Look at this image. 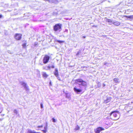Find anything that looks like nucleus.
<instances>
[{
  "label": "nucleus",
  "instance_id": "obj_18",
  "mask_svg": "<svg viewBox=\"0 0 133 133\" xmlns=\"http://www.w3.org/2000/svg\"><path fill=\"white\" fill-rule=\"evenodd\" d=\"M119 79L117 78H115L114 79V81L116 83H118L119 82Z\"/></svg>",
  "mask_w": 133,
  "mask_h": 133
},
{
  "label": "nucleus",
  "instance_id": "obj_25",
  "mask_svg": "<svg viewBox=\"0 0 133 133\" xmlns=\"http://www.w3.org/2000/svg\"><path fill=\"white\" fill-rule=\"evenodd\" d=\"M97 86L98 87H101V83H99V82L98 83H97Z\"/></svg>",
  "mask_w": 133,
  "mask_h": 133
},
{
  "label": "nucleus",
  "instance_id": "obj_27",
  "mask_svg": "<svg viewBox=\"0 0 133 133\" xmlns=\"http://www.w3.org/2000/svg\"><path fill=\"white\" fill-rule=\"evenodd\" d=\"M52 121L54 122H56V120L54 118H53L52 119Z\"/></svg>",
  "mask_w": 133,
  "mask_h": 133
},
{
  "label": "nucleus",
  "instance_id": "obj_10",
  "mask_svg": "<svg viewBox=\"0 0 133 133\" xmlns=\"http://www.w3.org/2000/svg\"><path fill=\"white\" fill-rule=\"evenodd\" d=\"M54 73L55 76L59 75L58 71L57 68H55V71L54 72Z\"/></svg>",
  "mask_w": 133,
  "mask_h": 133
},
{
  "label": "nucleus",
  "instance_id": "obj_31",
  "mask_svg": "<svg viewBox=\"0 0 133 133\" xmlns=\"http://www.w3.org/2000/svg\"><path fill=\"white\" fill-rule=\"evenodd\" d=\"M49 85H52V83L51 81H50L49 83Z\"/></svg>",
  "mask_w": 133,
  "mask_h": 133
},
{
  "label": "nucleus",
  "instance_id": "obj_39",
  "mask_svg": "<svg viewBox=\"0 0 133 133\" xmlns=\"http://www.w3.org/2000/svg\"><path fill=\"white\" fill-rule=\"evenodd\" d=\"M93 26H94V27H97V26L94 25Z\"/></svg>",
  "mask_w": 133,
  "mask_h": 133
},
{
  "label": "nucleus",
  "instance_id": "obj_4",
  "mask_svg": "<svg viewBox=\"0 0 133 133\" xmlns=\"http://www.w3.org/2000/svg\"><path fill=\"white\" fill-rule=\"evenodd\" d=\"M74 90L77 94H82L83 92L82 89H78L76 87L74 88Z\"/></svg>",
  "mask_w": 133,
  "mask_h": 133
},
{
  "label": "nucleus",
  "instance_id": "obj_11",
  "mask_svg": "<svg viewBox=\"0 0 133 133\" xmlns=\"http://www.w3.org/2000/svg\"><path fill=\"white\" fill-rule=\"evenodd\" d=\"M47 124L48 123L47 122H46V125L44 127V130H42V131L44 133H45L46 132L47 129Z\"/></svg>",
  "mask_w": 133,
  "mask_h": 133
},
{
  "label": "nucleus",
  "instance_id": "obj_26",
  "mask_svg": "<svg viewBox=\"0 0 133 133\" xmlns=\"http://www.w3.org/2000/svg\"><path fill=\"white\" fill-rule=\"evenodd\" d=\"M14 112L16 114H17L18 113L16 109H15L14 110Z\"/></svg>",
  "mask_w": 133,
  "mask_h": 133
},
{
  "label": "nucleus",
  "instance_id": "obj_8",
  "mask_svg": "<svg viewBox=\"0 0 133 133\" xmlns=\"http://www.w3.org/2000/svg\"><path fill=\"white\" fill-rule=\"evenodd\" d=\"M22 35L21 34H16L15 36V38L17 40H20L21 38Z\"/></svg>",
  "mask_w": 133,
  "mask_h": 133
},
{
  "label": "nucleus",
  "instance_id": "obj_36",
  "mask_svg": "<svg viewBox=\"0 0 133 133\" xmlns=\"http://www.w3.org/2000/svg\"><path fill=\"white\" fill-rule=\"evenodd\" d=\"M107 64V63H104V65H105L106 64Z\"/></svg>",
  "mask_w": 133,
  "mask_h": 133
},
{
  "label": "nucleus",
  "instance_id": "obj_28",
  "mask_svg": "<svg viewBox=\"0 0 133 133\" xmlns=\"http://www.w3.org/2000/svg\"><path fill=\"white\" fill-rule=\"evenodd\" d=\"M41 108H42L43 107V104H42V103H41Z\"/></svg>",
  "mask_w": 133,
  "mask_h": 133
},
{
  "label": "nucleus",
  "instance_id": "obj_2",
  "mask_svg": "<svg viewBox=\"0 0 133 133\" xmlns=\"http://www.w3.org/2000/svg\"><path fill=\"white\" fill-rule=\"evenodd\" d=\"M75 82L79 84V87L81 88H85L87 86L86 82L81 79H76Z\"/></svg>",
  "mask_w": 133,
  "mask_h": 133
},
{
  "label": "nucleus",
  "instance_id": "obj_5",
  "mask_svg": "<svg viewBox=\"0 0 133 133\" xmlns=\"http://www.w3.org/2000/svg\"><path fill=\"white\" fill-rule=\"evenodd\" d=\"M50 59L49 56L45 55L43 59V63L44 64L47 63L48 62Z\"/></svg>",
  "mask_w": 133,
  "mask_h": 133
},
{
  "label": "nucleus",
  "instance_id": "obj_34",
  "mask_svg": "<svg viewBox=\"0 0 133 133\" xmlns=\"http://www.w3.org/2000/svg\"><path fill=\"white\" fill-rule=\"evenodd\" d=\"M51 68H54L55 67L54 66V65H52V66H51Z\"/></svg>",
  "mask_w": 133,
  "mask_h": 133
},
{
  "label": "nucleus",
  "instance_id": "obj_16",
  "mask_svg": "<svg viewBox=\"0 0 133 133\" xmlns=\"http://www.w3.org/2000/svg\"><path fill=\"white\" fill-rule=\"evenodd\" d=\"M66 97L69 99H71V97L70 94H66Z\"/></svg>",
  "mask_w": 133,
  "mask_h": 133
},
{
  "label": "nucleus",
  "instance_id": "obj_7",
  "mask_svg": "<svg viewBox=\"0 0 133 133\" xmlns=\"http://www.w3.org/2000/svg\"><path fill=\"white\" fill-rule=\"evenodd\" d=\"M104 128L101 127H99L97 128L95 130V132L96 133H100L101 131L104 130Z\"/></svg>",
  "mask_w": 133,
  "mask_h": 133
},
{
  "label": "nucleus",
  "instance_id": "obj_17",
  "mask_svg": "<svg viewBox=\"0 0 133 133\" xmlns=\"http://www.w3.org/2000/svg\"><path fill=\"white\" fill-rule=\"evenodd\" d=\"M49 2L56 3L57 2V1L56 0H49Z\"/></svg>",
  "mask_w": 133,
  "mask_h": 133
},
{
  "label": "nucleus",
  "instance_id": "obj_32",
  "mask_svg": "<svg viewBox=\"0 0 133 133\" xmlns=\"http://www.w3.org/2000/svg\"><path fill=\"white\" fill-rule=\"evenodd\" d=\"M51 68V66H48L47 67V68H48V69H50V68Z\"/></svg>",
  "mask_w": 133,
  "mask_h": 133
},
{
  "label": "nucleus",
  "instance_id": "obj_15",
  "mask_svg": "<svg viewBox=\"0 0 133 133\" xmlns=\"http://www.w3.org/2000/svg\"><path fill=\"white\" fill-rule=\"evenodd\" d=\"M43 125H41V126H38L36 128V130H41V129H39V128H42V127H43Z\"/></svg>",
  "mask_w": 133,
  "mask_h": 133
},
{
  "label": "nucleus",
  "instance_id": "obj_35",
  "mask_svg": "<svg viewBox=\"0 0 133 133\" xmlns=\"http://www.w3.org/2000/svg\"><path fill=\"white\" fill-rule=\"evenodd\" d=\"M2 15H0V18H1L2 17Z\"/></svg>",
  "mask_w": 133,
  "mask_h": 133
},
{
  "label": "nucleus",
  "instance_id": "obj_30",
  "mask_svg": "<svg viewBox=\"0 0 133 133\" xmlns=\"http://www.w3.org/2000/svg\"><path fill=\"white\" fill-rule=\"evenodd\" d=\"M43 69H46V70L47 69L46 68V67H45L43 66Z\"/></svg>",
  "mask_w": 133,
  "mask_h": 133
},
{
  "label": "nucleus",
  "instance_id": "obj_6",
  "mask_svg": "<svg viewBox=\"0 0 133 133\" xmlns=\"http://www.w3.org/2000/svg\"><path fill=\"white\" fill-rule=\"evenodd\" d=\"M21 85L23 87L24 89L26 90H29V89L28 86L27 85L26 83L24 82H20Z\"/></svg>",
  "mask_w": 133,
  "mask_h": 133
},
{
  "label": "nucleus",
  "instance_id": "obj_24",
  "mask_svg": "<svg viewBox=\"0 0 133 133\" xmlns=\"http://www.w3.org/2000/svg\"><path fill=\"white\" fill-rule=\"evenodd\" d=\"M56 77H57V79L59 81H61V78H60V77L59 76V75H58V76H56Z\"/></svg>",
  "mask_w": 133,
  "mask_h": 133
},
{
  "label": "nucleus",
  "instance_id": "obj_37",
  "mask_svg": "<svg viewBox=\"0 0 133 133\" xmlns=\"http://www.w3.org/2000/svg\"><path fill=\"white\" fill-rule=\"evenodd\" d=\"M44 0V1H48V2H49V0Z\"/></svg>",
  "mask_w": 133,
  "mask_h": 133
},
{
  "label": "nucleus",
  "instance_id": "obj_14",
  "mask_svg": "<svg viewBox=\"0 0 133 133\" xmlns=\"http://www.w3.org/2000/svg\"><path fill=\"white\" fill-rule=\"evenodd\" d=\"M42 75L45 78H46L48 76V75L46 74V73L45 72H43L42 73Z\"/></svg>",
  "mask_w": 133,
  "mask_h": 133
},
{
  "label": "nucleus",
  "instance_id": "obj_23",
  "mask_svg": "<svg viewBox=\"0 0 133 133\" xmlns=\"http://www.w3.org/2000/svg\"><path fill=\"white\" fill-rule=\"evenodd\" d=\"M26 43H24L22 45V46L23 48H26Z\"/></svg>",
  "mask_w": 133,
  "mask_h": 133
},
{
  "label": "nucleus",
  "instance_id": "obj_33",
  "mask_svg": "<svg viewBox=\"0 0 133 133\" xmlns=\"http://www.w3.org/2000/svg\"><path fill=\"white\" fill-rule=\"evenodd\" d=\"M105 85L104 83H103V87H105Z\"/></svg>",
  "mask_w": 133,
  "mask_h": 133
},
{
  "label": "nucleus",
  "instance_id": "obj_29",
  "mask_svg": "<svg viewBox=\"0 0 133 133\" xmlns=\"http://www.w3.org/2000/svg\"><path fill=\"white\" fill-rule=\"evenodd\" d=\"M33 133H41L39 132H35V131L33 130Z\"/></svg>",
  "mask_w": 133,
  "mask_h": 133
},
{
  "label": "nucleus",
  "instance_id": "obj_22",
  "mask_svg": "<svg viewBox=\"0 0 133 133\" xmlns=\"http://www.w3.org/2000/svg\"><path fill=\"white\" fill-rule=\"evenodd\" d=\"M27 133H33V130L31 131L30 130H29L28 131Z\"/></svg>",
  "mask_w": 133,
  "mask_h": 133
},
{
  "label": "nucleus",
  "instance_id": "obj_20",
  "mask_svg": "<svg viewBox=\"0 0 133 133\" xmlns=\"http://www.w3.org/2000/svg\"><path fill=\"white\" fill-rule=\"evenodd\" d=\"M79 127L78 126V125H77L75 129L76 130H79Z\"/></svg>",
  "mask_w": 133,
  "mask_h": 133
},
{
  "label": "nucleus",
  "instance_id": "obj_21",
  "mask_svg": "<svg viewBox=\"0 0 133 133\" xmlns=\"http://www.w3.org/2000/svg\"><path fill=\"white\" fill-rule=\"evenodd\" d=\"M56 41L59 43H63L64 42V41H61L58 40H56Z\"/></svg>",
  "mask_w": 133,
  "mask_h": 133
},
{
  "label": "nucleus",
  "instance_id": "obj_19",
  "mask_svg": "<svg viewBox=\"0 0 133 133\" xmlns=\"http://www.w3.org/2000/svg\"><path fill=\"white\" fill-rule=\"evenodd\" d=\"M125 16L128 18H133V15H131L130 16Z\"/></svg>",
  "mask_w": 133,
  "mask_h": 133
},
{
  "label": "nucleus",
  "instance_id": "obj_3",
  "mask_svg": "<svg viewBox=\"0 0 133 133\" xmlns=\"http://www.w3.org/2000/svg\"><path fill=\"white\" fill-rule=\"evenodd\" d=\"M61 25L60 24H56L54 27V30L56 31H60L61 30Z\"/></svg>",
  "mask_w": 133,
  "mask_h": 133
},
{
  "label": "nucleus",
  "instance_id": "obj_12",
  "mask_svg": "<svg viewBox=\"0 0 133 133\" xmlns=\"http://www.w3.org/2000/svg\"><path fill=\"white\" fill-rule=\"evenodd\" d=\"M106 21L110 23V24L111 25L113 23V22L111 19L106 18Z\"/></svg>",
  "mask_w": 133,
  "mask_h": 133
},
{
  "label": "nucleus",
  "instance_id": "obj_9",
  "mask_svg": "<svg viewBox=\"0 0 133 133\" xmlns=\"http://www.w3.org/2000/svg\"><path fill=\"white\" fill-rule=\"evenodd\" d=\"M111 98H112L110 97H107L106 100H104V102L105 103H107L110 101Z\"/></svg>",
  "mask_w": 133,
  "mask_h": 133
},
{
  "label": "nucleus",
  "instance_id": "obj_13",
  "mask_svg": "<svg viewBox=\"0 0 133 133\" xmlns=\"http://www.w3.org/2000/svg\"><path fill=\"white\" fill-rule=\"evenodd\" d=\"M113 24L116 26H118L120 24V23L116 21L115 22H113Z\"/></svg>",
  "mask_w": 133,
  "mask_h": 133
},
{
  "label": "nucleus",
  "instance_id": "obj_38",
  "mask_svg": "<svg viewBox=\"0 0 133 133\" xmlns=\"http://www.w3.org/2000/svg\"><path fill=\"white\" fill-rule=\"evenodd\" d=\"M83 38H85V36H83Z\"/></svg>",
  "mask_w": 133,
  "mask_h": 133
},
{
  "label": "nucleus",
  "instance_id": "obj_1",
  "mask_svg": "<svg viewBox=\"0 0 133 133\" xmlns=\"http://www.w3.org/2000/svg\"><path fill=\"white\" fill-rule=\"evenodd\" d=\"M120 116V113L118 111H113L110 113V118L114 120L118 119L119 118Z\"/></svg>",
  "mask_w": 133,
  "mask_h": 133
}]
</instances>
